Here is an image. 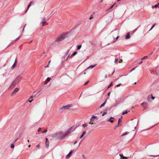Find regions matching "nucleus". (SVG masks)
Listing matches in <instances>:
<instances>
[{
  "label": "nucleus",
  "instance_id": "a878e982",
  "mask_svg": "<svg viewBox=\"0 0 159 159\" xmlns=\"http://www.w3.org/2000/svg\"><path fill=\"white\" fill-rule=\"evenodd\" d=\"M119 124H118L117 125H116V126L114 127V129H116V128H117V127H118L119 126Z\"/></svg>",
  "mask_w": 159,
  "mask_h": 159
},
{
  "label": "nucleus",
  "instance_id": "6ab92c4d",
  "mask_svg": "<svg viewBox=\"0 0 159 159\" xmlns=\"http://www.w3.org/2000/svg\"><path fill=\"white\" fill-rule=\"evenodd\" d=\"M115 4V3H114L113 5H112L110 7V8L108 9L107 11H108L109 10H110V9H111L114 6V5Z\"/></svg>",
  "mask_w": 159,
  "mask_h": 159
},
{
  "label": "nucleus",
  "instance_id": "de8ad7c7",
  "mask_svg": "<svg viewBox=\"0 0 159 159\" xmlns=\"http://www.w3.org/2000/svg\"><path fill=\"white\" fill-rule=\"evenodd\" d=\"M82 157L84 158L85 159H86V157H85V156L84 155H83Z\"/></svg>",
  "mask_w": 159,
  "mask_h": 159
},
{
  "label": "nucleus",
  "instance_id": "f03ea898",
  "mask_svg": "<svg viewBox=\"0 0 159 159\" xmlns=\"http://www.w3.org/2000/svg\"><path fill=\"white\" fill-rule=\"evenodd\" d=\"M22 77L21 75H19L14 80L10 85V87L11 86H14L18 83L22 79Z\"/></svg>",
  "mask_w": 159,
  "mask_h": 159
},
{
  "label": "nucleus",
  "instance_id": "8fccbe9b",
  "mask_svg": "<svg viewBox=\"0 0 159 159\" xmlns=\"http://www.w3.org/2000/svg\"><path fill=\"white\" fill-rule=\"evenodd\" d=\"M69 55H68V56H67V57L66 58V60H65V61H67V59H68V57H69Z\"/></svg>",
  "mask_w": 159,
  "mask_h": 159
},
{
  "label": "nucleus",
  "instance_id": "f704fd0d",
  "mask_svg": "<svg viewBox=\"0 0 159 159\" xmlns=\"http://www.w3.org/2000/svg\"><path fill=\"white\" fill-rule=\"evenodd\" d=\"M154 8H157V7H158V5L156 4V5H154ZM158 7L159 8V7Z\"/></svg>",
  "mask_w": 159,
  "mask_h": 159
},
{
  "label": "nucleus",
  "instance_id": "c756f323",
  "mask_svg": "<svg viewBox=\"0 0 159 159\" xmlns=\"http://www.w3.org/2000/svg\"><path fill=\"white\" fill-rule=\"evenodd\" d=\"M69 52H70V50H68L67 51L66 53V55H67L68 54Z\"/></svg>",
  "mask_w": 159,
  "mask_h": 159
},
{
  "label": "nucleus",
  "instance_id": "f8f14e48",
  "mask_svg": "<svg viewBox=\"0 0 159 159\" xmlns=\"http://www.w3.org/2000/svg\"><path fill=\"white\" fill-rule=\"evenodd\" d=\"M119 155L120 157V159H127V157L123 156L122 154H120Z\"/></svg>",
  "mask_w": 159,
  "mask_h": 159
},
{
  "label": "nucleus",
  "instance_id": "7ed1b4c3",
  "mask_svg": "<svg viewBox=\"0 0 159 159\" xmlns=\"http://www.w3.org/2000/svg\"><path fill=\"white\" fill-rule=\"evenodd\" d=\"M66 37V34H63L58 36L56 39V41H60L64 39Z\"/></svg>",
  "mask_w": 159,
  "mask_h": 159
},
{
  "label": "nucleus",
  "instance_id": "4468645a",
  "mask_svg": "<svg viewBox=\"0 0 159 159\" xmlns=\"http://www.w3.org/2000/svg\"><path fill=\"white\" fill-rule=\"evenodd\" d=\"M45 144L46 147L48 148L49 145V141H46Z\"/></svg>",
  "mask_w": 159,
  "mask_h": 159
},
{
  "label": "nucleus",
  "instance_id": "f257e3e1",
  "mask_svg": "<svg viewBox=\"0 0 159 159\" xmlns=\"http://www.w3.org/2000/svg\"><path fill=\"white\" fill-rule=\"evenodd\" d=\"M52 136L59 139H63L67 136L66 132L60 131L57 132L52 135Z\"/></svg>",
  "mask_w": 159,
  "mask_h": 159
},
{
  "label": "nucleus",
  "instance_id": "423d86ee",
  "mask_svg": "<svg viewBox=\"0 0 159 159\" xmlns=\"http://www.w3.org/2000/svg\"><path fill=\"white\" fill-rule=\"evenodd\" d=\"M72 105H68L66 106H62L61 108V111H63L65 110L69 109L70 107H72Z\"/></svg>",
  "mask_w": 159,
  "mask_h": 159
},
{
  "label": "nucleus",
  "instance_id": "5fc2aeb1",
  "mask_svg": "<svg viewBox=\"0 0 159 159\" xmlns=\"http://www.w3.org/2000/svg\"><path fill=\"white\" fill-rule=\"evenodd\" d=\"M109 119H114V117H111Z\"/></svg>",
  "mask_w": 159,
  "mask_h": 159
},
{
  "label": "nucleus",
  "instance_id": "473e14b6",
  "mask_svg": "<svg viewBox=\"0 0 159 159\" xmlns=\"http://www.w3.org/2000/svg\"><path fill=\"white\" fill-rule=\"evenodd\" d=\"M15 66V63H14V64H13V65L12 66L11 68L12 69H13L14 68Z\"/></svg>",
  "mask_w": 159,
  "mask_h": 159
},
{
  "label": "nucleus",
  "instance_id": "5701e85b",
  "mask_svg": "<svg viewBox=\"0 0 159 159\" xmlns=\"http://www.w3.org/2000/svg\"><path fill=\"white\" fill-rule=\"evenodd\" d=\"M127 112H128L127 111H125L123 112L122 113V115H125V114H127Z\"/></svg>",
  "mask_w": 159,
  "mask_h": 159
},
{
  "label": "nucleus",
  "instance_id": "bb28decb",
  "mask_svg": "<svg viewBox=\"0 0 159 159\" xmlns=\"http://www.w3.org/2000/svg\"><path fill=\"white\" fill-rule=\"evenodd\" d=\"M50 80H51V79L49 77H48L47 78V79H46V81L48 82V81H49Z\"/></svg>",
  "mask_w": 159,
  "mask_h": 159
},
{
  "label": "nucleus",
  "instance_id": "0e129e2a",
  "mask_svg": "<svg viewBox=\"0 0 159 159\" xmlns=\"http://www.w3.org/2000/svg\"><path fill=\"white\" fill-rule=\"evenodd\" d=\"M32 100H30V101H29V100L28 101L30 102L31 103V102L32 101Z\"/></svg>",
  "mask_w": 159,
  "mask_h": 159
},
{
  "label": "nucleus",
  "instance_id": "c85d7f7f",
  "mask_svg": "<svg viewBox=\"0 0 159 159\" xmlns=\"http://www.w3.org/2000/svg\"><path fill=\"white\" fill-rule=\"evenodd\" d=\"M31 5H33L34 4V1H31L30 2V4Z\"/></svg>",
  "mask_w": 159,
  "mask_h": 159
},
{
  "label": "nucleus",
  "instance_id": "c9c22d12",
  "mask_svg": "<svg viewBox=\"0 0 159 159\" xmlns=\"http://www.w3.org/2000/svg\"><path fill=\"white\" fill-rule=\"evenodd\" d=\"M135 68L136 67H135L134 68H133L132 70H131L129 72L130 73L132 71H133V70H135Z\"/></svg>",
  "mask_w": 159,
  "mask_h": 159
},
{
  "label": "nucleus",
  "instance_id": "4be33fe9",
  "mask_svg": "<svg viewBox=\"0 0 159 159\" xmlns=\"http://www.w3.org/2000/svg\"><path fill=\"white\" fill-rule=\"evenodd\" d=\"M112 85H113V84L112 83H111V84L109 85L108 86V87H107V89H109L110 87H111Z\"/></svg>",
  "mask_w": 159,
  "mask_h": 159
},
{
  "label": "nucleus",
  "instance_id": "603ef678",
  "mask_svg": "<svg viewBox=\"0 0 159 159\" xmlns=\"http://www.w3.org/2000/svg\"><path fill=\"white\" fill-rule=\"evenodd\" d=\"M49 64H48V65L45 67H48L49 66Z\"/></svg>",
  "mask_w": 159,
  "mask_h": 159
},
{
  "label": "nucleus",
  "instance_id": "a19ab883",
  "mask_svg": "<svg viewBox=\"0 0 159 159\" xmlns=\"http://www.w3.org/2000/svg\"><path fill=\"white\" fill-rule=\"evenodd\" d=\"M86 133V132L85 131H84L83 132L82 134L83 135H84Z\"/></svg>",
  "mask_w": 159,
  "mask_h": 159
},
{
  "label": "nucleus",
  "instance_id": "58836bf2",
  "mask_svg": "<svg viewBox=\"0 0 159 159\" xmlns=\"http://www.w3.org/2000/svg\"><path fill=\"white\" fill-rule=\"evenodd\" d=\"M93 18V16H92V15H91L90 16V18H89V19L90 20H91V19H92V18Z\"/></svg>",
  "mask_w": 159,
  "mask_h": 159
},
{
  "label": "nucleus",
  "instance_id": "c03bdc74",
  "mask_svg": "<svg viewBox=\"0 0 159 159\" xmlns=\"http://www.w3.org/2000/svg\"><path fill=\"white\" fill-rule=\"evenodd\" d=\"M121 84V83L119 84H118L117 85V87H119L120 86Z\"/></svg>",
  "mask_w": 159,
  "mask_h": 159
},
{
  "label": "nucleus",
  "instance_id": "3c124183",
  "mask_svg": "<svg viewBox=\"0 0 159 159\" xmlns=\"http://www.w3.org/2000/svg\"><path fill=\"white\" fill-rule=\"evenodd\" d=\"M122 61V59H120V60H119V63H121Z\"/></svg>",
  "mask_w": 159,
  "mask_h": 159
},
{
  "label": "nucleus",
  "instance_id": "0eeeda50",
  "mask_svg": "<svg viewBox=\"0 0 159 159\" xmlns=\"http://www.w3.org/2000/svg\"><path fill=\"white\" fill-rule=\"evenodd\" d=\"M18 90L19 89L18 88H16V89H15L13 91L11 95H13L15 94L18 91Z\"/></svg>",
  "mask_w": 159,
  "mask_h": 159
},
{
  "label": "nucleus",
  "instance_id": "37998d69",
  "mask_svg": "<svg viewBox=\"0 0 159 159\" xmlns=\"http://www.w3.org/2000/svg\"><path fill=\"white\" fill-rule=\"evenodd\" d=\"M34 97L33 96V95H32L31 96V97H30V98H29V100H30V99H32V98H33Z\"/></svg>",
  "mask_w": 159,
  "mask_h": 159
},
{
  "label": "nucleus",
  "instance_id": "39448f33",
  "mask_svg": "<svg viewBox=\"0 0 159 159\" xmlns=\"http://www.w3.org/2000/svg\"><path fill=\"white\" fill-rule=\"evenodd\" d=\"M98 119V117L97 116H93L91 117L90 120L89 124L91 125H93L94 124V122L95 120H97Z\"/></svg>",
  "mask_w": 159,
  "mask_h": 159
},
{
  "label": "nucleus",
  "instance_id": "ea45409f",
  "mask_svg": "<svg viewBox=\"0 0 159 159\" xmlns=\"http://www.w3.org/2000/svg\"><path fill=\"white\" fill-rule=\"evenodd\" d=\"M118 62V59H116L115 60V62L116 63H117Z\"/></svg>",
  "mask_w": 159,
  "mask_h": 159
},
{
  "label": "nucleus",
  "instance_id": "864d4df0",
  "mask_svg": "<svg viewBox=\"0 0 159 159\" xmlns=\"http://www.w3.org/2000/svg\"><path fill=\"white\" fill-rule=\"evenodd\" d=\"M40 147V145L39 144L38 145L36 146V147L37 148H39Z\"/></svg>",
  "mask_w": 159,
  "mask_h": 159
},
{
  "label": "nucleus",
  "instance_id": "13d9d810",
  "mask_svg": "<svg viewBox=\"0 0 159 159\" xmlns=\"http://www.w3.org/2000/svg\"><path fill=\"white\" fill-rule=\"evenodd\" d=\"M77 143V141H76L75 142H74V145H75V144L76 143Z\"/></svg>",
  "mask_w": 159,
  "mask_h": 159
},
{
  "label": "nucleus",
  "instance_id": "1a4fd4ad",
  "mask_svg": "<svg viewBox=\"0 0 159 159\" xmlns=\"http://www.w3.org/2000/svg\"><path fill=\"white\" fill-rule=\"evenodd\" d=\"M73 152L72 151H70L69 153L66 156V157L67 158H69L71 156Z\"/></svg>",
  "mask_w": 159,
  "mask_h": 159
},
{
  "label": "nucleus",
  "instance_id": "680f3d73",
  "mask_svg": "<svg viewBox=\"0 0 159 159\" xmlns=\"http://www.w3.org/2000/svg\"><path fill=\"white\" fill-rule=\"evenodd\" d=\"M142 62H143V61H141L140 62H139V64H141Z\"/></svg>",
  "mask_w": 159,
  "mask_h": 159
},
{
  "label": "nucleus",
  "instance_id": "bf43d9fd",
  "mask_svg": "<svg viewBox=\"0 0 159 159\" xmlns=\"http://www.w3.org/2000/svg\"><path fill=\"white\" fill-rule=\"evenodd\" d=\"M110 92H109V93H108V94H107L108 96H109L110 95Z\"/></svg>",
  "mask_w": 159,
  "mask_h": 159
},
{
  "label": "nucleus",
  "instance_id": "dca6fc26",
  "mask_svg": "<svg viewBox=\"0 0 159 159\" xmlns=\"http://www.w3.org/2000/svg\"><path fill=\"white\" fill-rule=\"evenodd\" d=\"M77 52H74L72 55L71 56L72 57H74L75 55L77 54Z\"/></svg>",
  "mask_w": 159,
  "mask_h": 159
},
{
  "label": "nucleus",
  "instance_id": "2f4dec72",
  "mask_svg": "<svg viewBox=\"0 0 159 159\" xmlns=\"http://www.w3.org/2000/svg\"><path fill=\"white\" fill-rule=\"evenodd\" d=\"M11 147L12 148H14V145L13 144H12L11 145Z\"/></svg>",
  "mask_w": 159,
  "mask_h": 159
},
{
  "label": "nucleus",
  "instance_id": "a18cd8bd",
  "mask_svg": "<svg viewBox=\"0 0 159 159\" xmlns=\"http://www.w3.org/2000/svg\"><path fill=\"white\" fill-rule=\"evenodd\" d=\"M89 82V81H87L86 82L85 84H84V85H86L87 84H88V83Z\"/></svg>",
  "mask_w": 159,
  "mask_h": 159
},
{
  "label": "nucleus",
  "instance_id": "9b49d317",
  "mask_svg": "<svg viewBox=\"0 0 159 159\" xmlns=\"http://www.w3.org/2000/svg\"><path fill=\"white\" fill-rule=\"evenodd\" d=\"M150 97H151V98L152 99V100H154V99H155V97H154V96H153L152 95V94H151L150 96H148V100L149 101V98H150Z\"/></svg>",
  "mask_w": 159,
  "mask_h": 159
},
{
  "label": "nucleus",
  "instance_id": "69168bd1",
  "mask_svg": "<svg viewBox=\"0 0 159 159\" xmlns=\"http://www.w3.org/2000/svg\"><path fill=\"white\" fill-rule=\"evenodd\" d=\"M119 37L118 36L116 38V39L117 40L118 39V38Z\"/></svg>",
  "mask_w": 159,
  "mask_h": 159
},
{
  "label": "nucleus",
  "instance_id": "ddd939ff",
  "mask_svg": "<svg viewBox=\"0 0 159 159\" xmlns=\"http://www.w3.org/2000/svg\"><path fill=\"white\" fill-rule=\"evenodd\" d=\"M107 101V99H106L105 102L101 105L100 107L101 108V107H103V106H104L105 105V104L106 103Z\"/></svg>",
  "mask_w": 159,
  "mask_h": 159
},
{
  "label": "nucleus",
  "instance_id": "412c9836",
  "mask_svg": "<svg viewBox=\"0 0 159 159\" xmlns=\"http://www.w3.org/2000/svg\"><path fill=\"white\" fill-rule=\"evenodd\" d=\"M46 23H47V22L46 21H44L42 22V26H43L45 25V24Z\"/></svg>",
  "mask_w": 159,
  "mask_h": 159
},
{
  "label": "nucleus",
  "instance_id": "6e6d98bb",
  "mask_svg": "<svg viewBox=\"0 0 159 159\" xmlns=\"http://www.w3.org/2000/svg\"><path fill=\"white\" fill-rule=\"evenodd\" d=\"M47 81H46L45 82H44V84H47Z\"/></svg>",
  "mask_w": 159,
  "mask_h": 159
},
{
  "label": "nucleus",
  "instance_id": "774afa93",
  "mask_svg": "<svg viewBox=\"0 0 159 159\" xmlns=\"http://www.w3.org/2000/svg\"><path fill=\"white\" fill-rule=\"evenodd\" d=\"M105 78H107V75H105Z\"/></svg>",
  "mask_w": 159,
  "mask_h": 159
},
{
  "label": "nucleus",
  "instance_id": "aec40b11",
  "mask_svg": "<svg viewBox=\"0 0 159 159\" xmlns=\"http://www.w3.org/2000/svg\"><path fill=\"white\" fill-rule=\"evenodd\" d=\"M108 122H110L111 123H113L114 122V121L111 119H109L108 120Z\"/></svg>",
  "mask_w": 159,
  "mask_h": 159
},
{
  "label": "nucleus",
  "instance_id": "9d476101",
  "mask_svg": "<svg viewBox=\"0 0 159 159\" xmlns=\"http://www.w3.org/2000/svg\"><path fill=\"white\" fill-rule=\"evenodd\" d=\"M130 33L128 32L126 34V35L125 37V39H128L130 38Z\"/></svg>",
  "mask_w": 159,
  "mask_h": 159
},
{
  "label": "nucleus",
  "instance_id": "49530a36",
  "mask_svg": "<svg viewBox=\"0 0 159 159\" xmlns=\"http://www.w3.org/2000/svg\"><path fill=\"white\" fill-rule=\"evenodd\" d=\"M84 136V135L82 134L80 137V139H81V138H82Z\"/></svg>",
  "mask_w": 159,
  "mask_h": 159
},
{
  "label": "nucleus",
  "instance_id": "6e6552de",
  "mask_svg": "<svg viewBox=\"0 0 159 159\" xmlns=\"http://www.w3.org/2000/svg\"><path fill=\"white\" fill-rule=\"evenodd\" d=\"M141 105L143 106L144 108H146L147 106V104L146 102H143L141 104Z\"/></svg>",
  "mask_w": 159,
  "mask_h": 159
},
{
  "label": "nucleus",
  "instance_id": "e433bc0d",
  "mask_svg": "<svg viewBox=\"0 0 159 159\" xmlns=\"http://www.w3.org/2000/svg\"><path fill=\"white\" fill-rule=\"evenodd\" d=\"M147 57V56H145L144 57H143V58H142L141 59L142 60H143V59H145V58H146Z\"/></svg>",
  "mask_w": 159,
  "mask_h": 159
},
{
  "label": "nucleus",
  "instance_id": "052dcab7",
  "mask_svg": "<svg viewBox=\"0 0 159 159\" xmlns=\"http://www.w3.org/2000/svg\"><path fill=\"white\" fill-rule=\"evenodd\" d=\"M17 140H18V138H17V139H16L15 140L14 142H16L17 141Z\"/></svg>",
  "mask_w": 159,
  "mask_h": 159
},
{
  "label": "nucleus",
  "instance_id": "79ce46f5",
  "mask_svg": "<svg viewBox=\"0 0 159 159\" xmlns=\"http://www.w3.org/2000/svg\"><path fill=\"white\" fill-rule=\"evenodd\" d=\"M47 129H46L43 132V133H46L47 132Z\"/></svg>",
  "mask_w": 159,
  "mask_h": 159
},
{
  "label": "nucleus",
  "instance_id": "a211bd4d",
  "mask_svg": "<svg viewBox=\"0 0 159 159\" xmlns=\"http://www.w3.org/2000/svg\"><path fill=\"white\" fill-rule=\"evenodd\" d=\"M128 132H126L124 133H123L121 135V136H124V135H125L127 134H128Z\"/></svg>",
  "mask_w": 159,
  "mask_h": 159
},
{
  "label": "nucleus",
  "instance_id": "4c0bfd02",
  "mask_svg": "<svg viewBox=\"0 0 159 159\" xmlns=\"http://www.w3.org/2000/svg\"><path fill=\"white\" fill-rule=\"evenodd\" d=\"M41 128L39 127V129H38V131L39 132H40V131H41Z\"/></svg>",
  "mask_w": 159,
  "mask_h": 159
},
{
  "label": "nucleus",
  "instance_id": "393cba45",
  "mask_svg": "<svg viewBox=\"0 0 159 159\" xmlns=\"http://www.w3.org/2000/svg\"><path fill=\"white\" fill-rule=\"evenodd\" d=\"M87 125H88L87 124H84L82 126L84 128H85V127H86L87 126Z\"/></svg>",
  "mask_w": 159,
  "mask_h": 159
},
{
  "label": "nucleus",
  "instance_id": "f3484780",
  "mask_svg": "<svg viewBox=\"0 0 159 159\" xmlns=\"http://www.w3.org/2000/svg\"><path fill=\"white\" fill-rule=\"evenodd\" d=\"M156 25V23H155V24H153L152 25V27L149 30V31H150V30H151L154 28V27Z\"/></svg>",
  "mask_w": 159,
  "mask_h": 159
},
{
  "label": "nucleus",
  "instance_id": "e2e57ef3",
  "mask_svg": "<svg viewBox=\"0 0 159 159\" xmlns=\"http://www.w3.org/2000/svg\"><path fill=\"white\" fill-rule=\"evenodd\" d=\"M46 141H48V138H46Z\"/></svg>",
  "mask_w": 159,
  "mask_h": 159
},
{
  "label": "nucleus",
  "instance_id": "b1692460",
  "mask_svg": "<svg viewBox=\"0 0 159 159\" xmlns=\"http://www.w3.org/2000/svg\"><path fill=\"white\" fill-rule=\"evenodd\" d=\"M81 45H79L77 47V49L78 50H80L81 48Z\"/></svg>",
  "mask_w": 159,
  "mask_h": 159
},
{
  "label": "nucleus",
  "instance_id": "20e7f679",
  "mask_svg": "<svg viewBox=\"0 0 159 159\" xmlns=\"http://www.w3.org/2000/svg\"><path fill=\"white\" fill-rule=\"evenodd\" d=\"M75 129V127L73 126L70 128L68 129L65 132L66 134H67V136L68 135L70 134L71 132L74 131Z\"/></svg>",
  "mask_w": 159,
  "mask_h": 159
},
{
  "label": "nucleus",
  "instance_id": "72a5a7b5",
  "mask_svg": "<svg viewBox=\"0 0 159 159\" xmlns=\"http://www.w3.org/2000/svg\"><path fill=\"white\" fill-rule=\"evenodd\" d=\"M121 121V118H120L118 120V124H119L120 122Z\"/></svg>",
  "mask_w": 159,
  "mask_h": 159
},
{
  "label": "nucleus",
  "instance_id": "2eb2a0df",
  "mask_svg": "<svg viewBox=\"0 0 159 159\" xmlns=\"http://www.w3.org/2000/svg\"><path fill=\"white\" fill-rule=\"evenodd\" d=\"M95 66V65H91L90 66H89V67H88V68H87V69H88L89 68H93Z\"/></svg>",
  "mask_w": 159,
  "mask_h": 159
},
{
  "label": "nucleus",
  "instance_id": "7c9ffc66",
  "mask_svg": "<svg viewBox=\"0 0 159 159\" xmlns=\"http://www.w3.org/2000/svg\"><path fill=\"white\" fill-rule=\"evenodd\" d=\"M107 112H104L102 115V116H104L106 114H107Z\"/></svg>",
  "mask_w": 159,
  "mask_h": 159
},
{
  "label": "nucleus",
  "instance_id": "cd10ccee",
  "mask_svg": "<svg viewBox=\"0 0 159 159\" xmlns=\"http://www.w3.org/2000/svg\"><path fill=\"white\" fill-rule=\"evenodd\" d=\"M137 30V28H136L133 31V33H134L135 32H136Z\"/></svg>",
  "mask_w": 159,
  "mask_h": 159
},
{
  "label": "nucleus",
  "instance_id": "09e8293b",
  "mask_svg": "<svg viewBox=\"0 0 159 159\" xmlns=\"http://www.w3.org/2000/svg\"><path fill=\"white\" fill-rule=\"evenodd\" d=\"M31 6V5L30 4H29L28 6V9L29 8V7Z\"/></svg>",
  "mask_w": 159,
  "mask_h": 159
},
{
  "label": "nucleus",
  "instance_id": "4d7b16f0",
  "mask_svg": "<svg viewBox=\"0 0 159 159\" xmlns=\"http://www.w3.org/2000/svg\"><path fill=\"white\" fill-rule=\"evenodd\" d=\"M20 36H19L17 38H16V41L18 40L19 39V38H20Z\"/></svg>",
  "mask_w": 159,
  "mask_h": 159
},
{
  "label": "nucleus",
  "instance_id": "338daca9",
  "mask_svg": "<svg viewBox=\"0 0 159 159\" xmlns=\"http://www.w3.org/2000/svg\"><path fill=\"white\" fill-rule=\"evenodd\" d=\"M154 6H152V8H154Z\"/></svg>",
  "mask_w": 159,
  "mask_h": 159
}]
</instances>
